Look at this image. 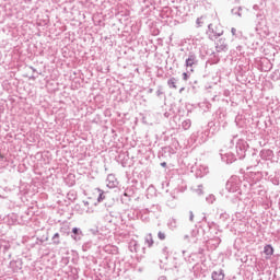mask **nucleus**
I'll return each instance as SVG.
<instances>
[{
	"label": "nucleus",
	"mask_w": 280,
	"mask_h": 280,
	"mask_svg": "<svg viewBox=\"0 0 280 280\" xmlns=\"http://www.w3.org/2000/svg\"><path fill=\"white\" fill-rule=\"evenodd\" d=\"M168 84H171L174 89H177L176 84H175V79H171L168 81Z\"/></svg>",
	"instance_id": "1a4fd4ad"
},
{
	"label": "nucleus",
	"mask_w": 280,
	"mask_h": 280,
	"mask_svg": "<svg viewBox=\"0 0 280 280\" xmlns=\"http://www.w3.org/2000/svg\"><path fill=\"white\" fill-rule=\"evenodd\" d=\"M72 233H73L74 235H79V234H80L79 228H73Z\"/></svg>",
	"instance_id": "9d476101"
},
{
	"label": "nucleus",
	"mask_w": 280,
	"mask_h": 280,
	"mask_svg": "<svg viewBox=\"0 0 280 280\" xmlns=\"http://www.w3.org/2000/svg\"><path fill=\"white\" fill-rule=\"evenodd\" d=\"M73 240H78V237L73 236Z\"/></svg>",
	"instance_id": "ddd939ff"
},
{
	"label": "nucleus",
	"mask_w": 280,
	"mask_h": 280,
	"mask_svg": "<svg viewBox=\"0 0 280 280\" xmlns=\"http://www.w3.org/2000/svg\"><path fill=\"white\" fill-rule=\"evenodd\" d=\"M52 240H54V243L56 245L60 244V241H59L60 240V234L59 233H55Z\"/></svg>",
	"instance_id": "39448f33"
},
{
	"label": "nucleus",
	"mask_w": 280,
	"mask_h": 280,
	"mask_svg": "<svg viewBox=\"0 0 280 280\" xmlns=\"http://www.w3.org/2000/svg\"><path fill=\"white\" fill-rule=\"evenodd\" d=\"M196 24L199 25V26H201V25L203 24V18H202V16H201V18H198V19L196 20Z\"/></svg>",
	"instance_id": "6e6552de"
},
{
	"label": "nucleus",
	"mask_w": 280,
	"mask_h": 280,
	"mask_svg": "<svg viewBox=\"0 0 280 280\" xmlns=\"http://www.w3.org/2000/svg\"><path fill=\"white\" fill-rule=\"evenodd\" d=\"M92 200H96L97 203L103 202L106 199V196L104 195V190L100 188H95L92 191V196L90 197Z\"/></svg>",
	"instance_id": "f257e3e1"
},
{
	"label": "nucleus",
	"mask_w": 280,
	"mask_h": 280,
	"mask_svg": "<svg viewBox=\"0 0 280 280\" xmlns=\"http://www.w3.org/2000/svg\"><path fill=\"white\" fill-rule=\"evenodd\" d=\"M212 280H224V273L222 269L212 272Z\"/></svg>",
	"instance_id": "7ed1b4c3"
},
{
	"label": "nucleus",
	"mask_w": 280,
	"mask_h": 280,
	"mask_svg": "<svg viewBox=\"0 0 280 280\" xmlns=\"http://www.w3.org/2000/svg\"><path fill=\"white\" fill-rule=\"evenodd\" d=\"M264 254L266 255V259H270L275 254V248L271 245H266L264 247Z\"/></svg>",
	"instance_id": "f03ea898"
},
{
	"label": "nucleus",
	"mask_w": 280,
	"mask_h": 280,
	"mask_svg": "<svg viewBox=\"0 0 280 280\" xmlns=\"http://www.w3.org/2000/svg\"><path fill=\"white\" fill-rule=\"evenodd\" d=\"M158 238L159 240H165L166 238V235H165V233L164 232H162V231H160L159 233H158Z\"/></svg>",
	"instance_id": "423d86ee"
},
{
	"label": "nucleus",
	"mask_w": 280,
	"mask_h": 280,
	"mask_svg": "<svg viewBox=\"0 0 280 280\" xmlns=\"http://www.w3.org/2000/svg\"><path fill=\"white\" fill-rule=\"evenodd\" d=\"M160 165H162V167H166V162H162Z\"/></svg>",
	"instance_id": "f8f14e48"
},
{
	"label": "nucleus",
	"mask_w": 280,
	"mask_h": 280,
	"mask_svg": "<svg viewBox=\"0 0 280 280\" xmlns=\"http://www.w3.org/2000/svg\"><path fill=\"white\" fill-rule=\"evenodd\" d=\"M183 77H184V80H185V81H187V80H188V75H187V73H186V72H184Z\"/></svg>",
	"instance_id": "9b49d317"
},
{
	"label": "nucleus",
	"mask_w": 280,
	"mask_h": 280,
	"mask_svg": "<svg viewBox=\"0 0 280 280\" xmlns=\"http://www.w3.org/2000/svg\"><path fill=\"white\" fill-rule=\"evenodd\" d=\"M197 63V59H196V56L195 55H190L189 57H188V59H186V67L187 68H191V67H194V65H196Z\"/></svg>",
	"instance_id": "20e7f679"
},
{
	"label": "nucleus",
	"mask_w": 280,
	"mask_h": 280,
	"mask_svg": "<svg viewBox=\"0 0 280 280\" xmlns=\"http://www.w3.org/2000/svg\"><path fill=\"white\" fill-rule=\"evenodd\" d=\"M147 243H148L149 247L154 245V240L151 237V235L149 238H147Z\"/></svg>",
	"instance_id": "0eeeda50"
}]
</instances>
